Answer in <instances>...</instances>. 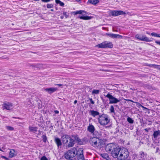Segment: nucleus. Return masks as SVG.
Segmentation results:
<instances>
[{
  "instance_id": "obj_23",
  "label": "nucleus",
  "mask_w": 160,
  "mask_h": 160,
  "mask_svg": "<svg viewBox=\"0 0 160 160\" xmlns=\"http://www.w3.org/2000/svg\"><path fill=\"white\" fill-rule=\"evenodd\" d=\"M15 151L14 150L11 149L10 150L9 154V157L10 158H12L14 156Z\"/></svg>"
},
{
  "instance_id": "obj_7",
  "label": "nucleus",
  "mask_w": 160,
  "mask_h": 160,
  "mask_svg": "<svg viewBox=\"0 0 160 160\" xmlns=\"http://www.w3.org/2000/svg\"><path fill=\"white\" fill-rule=\"evenodd\" d=\"M135 37L138 39L142 41L150 42L152 41V40L144 35L137 34L136 35Z\"/></svg>"
},
{
  "instance_id": "obj_11",
  "label": "nucleus",
  "mask_w": 160,
  "mask_h": 160,
  "mask_svg": "<svg viewBox=\"0 0 160 160\" xmlns=\"http://www.w3.org/2000/svg\"><path fill=\"white\" fill-rule=\"evenodd\" d=\"M12 106V104L11 103L9 102L5 103L2 105L3 109L9 110Z\"/></svg>"
},
{
  "instance_id": "obj_5",
  "label": "nucleus",
  "mask_w": 160,
  "mask_h": 160,
  "mask_svg": "<svg viewBox=\"0 0 160 160\" xmlns=\"http://www.w3.org/2000/svg\"><path fill=\"white\" fill-rule=\"evenodd\" d=\"M77 149L75 148H73L68 150L65 154V157L67 159L72 158L76 156L77 154L76 152Z\"/></svg>"
},
{
  "instance_id": "obj_58",
  "label": "nucleus",
  "mask_w": 160,
  "mask_h": 160,
  "mask_svg": "<svg viewBox=\"0 0 160 160\" xmlns=\"http://www.w3.org/2000/svg\"><path fill=\"white\" fill-rule=\"evenodd\" d=\"M0 151H2V150L0 148Z\"/></svg>"
},
{
  "instance_id": "obj_19",
  "label": "nucleus",
  "mask_w": 160,
  "mask_h": 160,
  "mask_svg": "<svg viewBox=\"0 0 160 160\" xmlns=\"http://www.w3.org/2000/svg\"><path fill=\"white\" fill-rule=\"evenodd\" d=\"M153 136L154 138H156L160 135V130L155 131L154 132Z\"/></svg>"
},
{
  "instance_id": "obj_28",
  "label": "nucleus",
  "mask_w": 160,
  "mask_h": 160,
  "mask_svg": "<svg viewBox=\"0 0 160 160\" xmlns=\"http://www.w3.org/2000/svg\"><path fill=\"white\" fill-rule=\"evenodd\" d=\"M115 34L113 33H106V35L109 36V37L112 38H115Z\"/></svg>"
},
{
  "instance_id": "obj_24",
  "label": "nucleus",
  "mask_w": 160,
  "mask_h": 160,
  "mask_svg": "<svg viewBox=\"0 0 160 160\" xmlns=\"http://www.w3.org/2000/svg\"><path fill=\"white\" fill-rule=\"evenodd\" d=\"M101 156L104 158L108 159L109 158L108 155L106 153H102L101 154Z\"/></svg>"
},
{
  "instance_id": "obj_27",
  "label": "nucleus",
  "mask_w": 160,
  "mask_h": 160,
  "mask_svg": "<svg viewBox=\"0 0 160 160\" xmlns=\"http://www.w3.org/2000/svg\"><path fill=\"white\" fill-rule=\"evenodd\" d=\"M77 157L78 160H84V158L83 154L78 156Z\"/></svg>"
},
{
  "instance_id": "obj_3",
  "label": "nucleus",
  "mask_w": 160,
  "mask_h": 160,
  "mask_svg": "<svg viewBox=\"0 0 160 160\" xmlns=\"http://www.w3.org/2000/svg\"><path fill=\"white\" fill-rule=\"evenodd\" d=\"M98 120L100 124L103 126L107 125L110 121L108 116L106 114H102L99 115Z\"/></svg>"
},
{
  "instance_id": "obj_14",
  "label": "nucleus",
  "mask_w": 160,
  "mask_h": 160,
  "mask_svg": "<svg viewBox=\"0 0 160 160\" xmlns=\"http://www.w3.org/2000/svg\"><path fill=\"white\" fill-rule=\"evenodd\" d=\"M87 130L89 132L93 133L94 131L95 128L93 125H89L88 127Z\"/></svg>"
},
{
  "instance_id": "obj_53",
  "label": "nucleus",
  "mask_w": 160,
  "mask_h": 160,
  "mask_svg": "<svg viewBox=\"0 0 160 160\" xmlns=\"http://www.w3.org/2000/svg\"><path fill=\"white\" fill-rule=\"evenodd\" d=\"M141 107H142V108H144V109H147V108H146V107H144L143 106H142H142H141Z\"/></svg>"
},
{
  "instance_id": "obj_8",
  "label": "nucleus",
  "mask_w": 160,
  "mask_h": 160,
  "mask_svg": "<svg viewBox=\"0 0 160 160\" xmlns=\"http://www.w3.org/2000/svg\"><path fill=\"white\" fill-rule=\"evenodd\" d=\"M116 147L113 144L110 143L106 146L105 149L107 152L111 153L112 151Z\"/></svg>"
},
{
  "instance_id": "obj_1",
  "label": "nucleus",
  "mask_w": 160,
  "mask_h": 160,
  "mask_svg": "<svg viewBox=\"0 0 160 160\" xmlns=\"http://www.w3.org/2000/svg\"><path fill=\"white\" fill-rule=\"evenodd\" d=\"M90 138V142L91 144L94 147H100L105 143L104 139L99 138L97 136Z\"/></svg>"
},
{
  "instance_id": "obj_12",
  "label": "nucleus",
  "mask_w": 160,
  "mask_h": 160,
  "mask_svg": "<svg viewBox=\"0 0 160 160\" xmlns=\"http://www.w3.org/2000/svg\"><path fill=\"white\" fill-rule=\"evenodd\" d=\"M57 90V88H47L44 89L45 91L50 94L55 92Z\"/></svg>"
},
{
  "instance_id": "obj_6",
  "label": "nucleus",
  "mask_w": 160,
  "mask_h": 160,
  "mask_svg": "<svg viewBox=\"0 0 160 160\" xmlns=\"http://www.w3.org/2000/svg\"><path fill=\"white\" fill-rule=\"evenodd\" d=\"M105 97L108 98L109 101V104H116L120 102V100L114 97L109 93H108L105 96Z\"/></svg>"
},
{
  "instance_id": "obj_10",
  "label": "nucleus",
  "mask_w": 160,
  "mask_h": 160,
  "mask_svg": "<svg viewBox=\"0 0 160 160\" xmlns=\"http://www.w3.org/2000/svg\"><path fill=\"white\" fill-rule=\"evenodd\" d=\"M111 14L112 16H118L119 15L125 14L126 13L122 11L113 10L111 12Z\"/></svg>"
},
{
  "instance_id": "obj_52",
  "label": "nucleus",
  "mask_w": 160,
  "mask_h": 160,
  "mask_svg": "<svg viewBox=\"0 0 160 160\" xmlns=\"http://www.w3.org/2000/svg\"><path fill=\"white\" fill-rule=\"evenodd\" d=\"M77 102V100H75L74 101V104H76Z\"/></svg>"
},
{
  "instance_id": "obj_45",
  "label": "nucleus",
  "mask_w": 160,
  "mask_h": 160,
  "mask_svg": "<svg viewBox=\"0 0 160 160\" xmlns=\"http://www.w3.org/2000/svg\"><path fill=\"white\" fill-rule=\"evenodd\" d=\"M155 42L156 44L160 45V41H156Z\"/></svg>"
},
{
  "instance_id": "obj_51",
  "label": "nucleus",
  "mask_w": 160,
  "mask_h": 160,
  "mask_svg": "<svg viewBox=\"0 0 160 160\" xmlns=\"http://www.w3.org/2000/svg\"><path fill=\"white\" fill-rule=\"evenodd\" d=\"M127 101H130L131 102H134L133 101H132V100H130V99H127V100H126Z\"/></svg>"
},
{
  "instance_id": "obj_18",
  "label": "nucleus",
  "mask_w": 160,
  "mask_h": 160,
  "mask_svg": "<svg viewBox=\"0 0 160 160\" xmlns=\"http://www.w3.org/2000/svg\"><path fill=\"white\" fill-rule=\"evenodd\" d=\"M38 128L36 127L30 126L29 127V130L30 132H35L37 131Z\"/></svg>"
},
{
  "instance_id": "obj_34",
  "label": "nucleus",
  "mask_w": 160,
  "mask_h": 160,
  "mask_svg": "<svg viewBox=\"0 0 160 160\" xmlns=\"http://www.w3.org/2000/svg\"><path fill=\"white\" fill-rule=\"evenodd\" d=\"M99 90H93L92 92V94H98L99 93Z\"/></svg>"
},
{
  "instance_id": "obj_9",
  "label": "nucleus",
  "mask_w": 160,
  "mask_h": 160,
  "mask_svg": "<svg viewBox=\"0 0 160 160\" xmlns=\"http://www.w3.org/2000/svg\"><path fill=\"white\" fill-rule=\"evenodd\" d=\"M121 148H117V147L115 148L111 152V155L114 158H118Z\"/></svg>"
},
{
  "instance_id": "obj_39",
  "label": "nucleus",
  "mask_w": 160,
  "mask_h": 160,
  "mask_svg": "<svg viewBox=\"0 0 160 160\" xmlns=\"http://www.w3.org/2000/svg\"><path fill=\"white\" fill-rule=\"evenodd\" d=\"M40 160H48V159L45 156H42L40 159Z\"/></svg>"
},
{
  "instance_id": "obj_37",
  "label": "nucleus",
  "mask_w": 160,
  "mask_h": 160,
  "mask_svg": "<svg viewBox=\"0 0 160 160\" xmlns=\"http://www.w3.org/2000/svg\"><path fill=\"white\" fill-rule=\"evenodd\" d=\"M53 6V5L52 4H48L47 5V7L48 8H52Z\"/></svg>"
},
{
  "instance_id": "obj_55",
  "label": "nucleus",
  "mask_w": 160,
  "mask_h": 160,
  "mask_svg": "<svg viewBox=\"0 0 160 160\" xmlns=\"http://www.w3.org/2000/svg\"><path fill=\"white\" fill-rule=\"evenodd\" d=\"M60 18L61 19H62L63 18V16H61L60 17Z\"/></svg>"
},
{
  "instance_id": "obj_48",
  "label": "nucleus",
  "mask_w": 160,
  "mask_h": 160,
  "mask_svg": "<svg viewBox=\"0 0 160 160\" xmlns=\"http://www.w3.org/2000/svg\"><path fill=\"white\" fill-rule=\"evenodd\" d=\"M54 112L56 114H58L59 113V111L58 110L55 111Z\"/></svg>"
},
{
  "instance_id": "obj_26",
  "label": "nucleus",
  "mask_w": 160,
  "mask_h": 160,
  "mask_svg": "<svg viewBox=\"0 0 160 160\" xmlns=\"http://www.w3.org/2000/svg\"><path fill=\"white\" fill-rule=\"evenodd\" d=\"M55 2L57 4H59V5L62 7L64 6V3L59 0H56Z\"/></svg>"
},
{
  "instance_id": "obj_22",
  "label": "nucleus",
  "mask_w": 160,
  "mask_h": 160,
  "mask_svg": "<svg viewBox=\"0 0 160 160\" xmlns=\"http://www.w3.org/2000/svg\"><path fill=\"white\" fill-rule=\"evenodd\" d=\"M78 18H79L80 19L85 20H89L92 18L91 17H89L87 16H79L78 17Z\"/></svg>"
},
{
  "instance_id": "obj_42",
  "label": "nucleus",
  "mask_w": 160,
  "mask_h": 160,
  "mask_svg": "<svg viewBox=\"0 0 160 160\" xmlns=\"http://www.w3.org/2000/svg\"><path fill=\"white\" fill-rule=\"evenodd\" d=\"M156 65L155 64H149L148 66L150 67H153L154 68L155 67V66Z\"/></svg>"
},
{
  "instance_id": "obj_41",
  "label": "nucleus",
  "mask_w": 160,
  "mask_h": 160,
  "mask_svg": "<svg viewBox=\"0 0 160 160\" xmlns=\"http://www.w3.org/2000/svg\"><path fill=\"white\" fill-rule=\"evenodd\" d=\"M154 68H156L158 70H160V65H156Z\"/></svg>"
},
{
  "instance_id": "obj_40",
  "label": "nucleus",
  "mask_w": 160,
  "mask_h": 160,
  "mask_svg": "<svg viewBox=\"0 0 160 160\" xmlns=\"http://www.w3.org/2000/svg\"><path fill=\"white\" fill-rule=\"evenodd\" d=\"M115 35H116V36H115L116 37L115 38H122V36L121 35H119V34H116Z\"/></svg>"
},
{
  "instance_id": "obj_33",
  "label": "nucleus",
  "mask_w": 160,
  "mask_h": 160,
  "mask_svg": "<svg viewBox=\"0 0 160 160\" xmlns=\"http://www.w3.org/2000/svg\"><path fill=\"white\" fill-rule=\"evenodd\" d=\"M36 66L37 68H38L39 69H40L43 68V65L41 64H38L36 65Z\"/></svg>"
},
{
  "instance_id": "obj_38",
  "label": "nucleus",
  "mask_w": 160,
  "mask_h": 160,
  "mask_svg": "<svg viewBox=\"0 0 160 160\" xmlns=\"http://www.w3.org/2000/svg\"><path fill=\"white\" fill-rule=\"evenodd\" d=\"M63 15L65 16L66 18H67L68 17L69 14L67 12H63Z\"/></svg>"
},
{
  "instance_id": "obj_29",
  "label": "nucleus",
  "mask_w": 160,
  "mask_h": 160,
  "mask_svg": "<svg viewBox=\"0 0 160 160\" xmlns=\"http://www.w3.org/2000/svg\"><path fill=\"white\" fill-rule=\"evenodd\" d=\"M146 155L143 152H140V157L142 159H144L146 158Z\"/></svg>"
},
{
  "instance_id": "obj_57",
  "label": "nucleus",
  "mask_w": 160,
  "mask_h": 160,
  "mask_svg": "<svg viewBox=\"0 0 160 160\" xmlns=\"http://www.w3.org/2000/svg\"><path fill=\"white\" fill-rule=\"evenodd\" d=\"M51 11H53V9H52L51 10Z\"/></svg>"
},
{
  "instance_id": "obj_25",
  "label": "nucleus",
  "mask_w": 160,
  "mask_h": 160,
  "mask_svg": "<svg viewBox=\"0 0 160 160\" xmlns=\"http://www.w3.org/2000/svg\"><path fill=\"white\" fill-rule=\"evenodd\" d=\"M85 12L83 10H79L77 11L74 12L72 13L74 15H77L78 14H81L83 12Z\"/></svg>"
},
{
  "instance_id": "obj_2",
  "label": "nucleus",
  "mask_w": 160,
  "mask_h": 160,
  "mask_svg": "<svg viewBox=\"0 0 160 160\" xmlns=\"http://www.w3.org/2000/svg\"><path fill=\"white\" fill-rule=\"evenodd\" d=\"M62 142L64 146L68 148L72 147L75 144V140L69 136L64 135L62 137Z\"/></svg>"
},
{
  "instance_id": "obj_20",
  "label": "nucleus",
  "mask_w": 160,
  "mask_h": 160,
  "mask_svg": "<svg viewBox=\"0 0 160 160\" xmlns=\"http://www.w3.org/2000/svg\"><path fill=\"white\" fill-rule=\"evenodd\" d=\"M96 47L100 48H105V42H103L100 44L97 45L96 46Z\"/></svg>"
},
{
  "instance_id": "obj_4",
  "label": "nucleus",
  "mask_w": 160,
  "mask_h": 160,
  "mask_svg": "<svg viewBox=\"0 0 160 160\" xmlns=\"http://www.w3.org/2000/svg\"><path fill=\"white\" fill-rule=\"evenodd\" d=\"M129 155V152L126 148L121 149L117 159L118 160L127 159Z\"/></svg>"
},
{
  "instance_id": "obj_13",
  "label": "nucleus",
  "mask_w": 160,
  "mask_h": 160,
  "mask_svg": "<svg viewBox=\"0 0 160 160\" xmlns=\"http://www.w3.org/2000/svg\"><path fill=\"white\" fill-rule=\"evenodd\" d=\"M105 48H112L113 47V45L111 42H108L105 41Z\"/></svg>"
},
{
  "instance_id": "obj_30",
  "label": "nucleus",
  "mask_w": 160,
  "mask_h": 160,
  "mask_svg": "<svg viewBox=\"0 0 160 160\" xmlns=\"http://www.w3.org/2000/svg\"><path fill=\"white\" fill-rule=\"evenodd\" d=\"M151 35L152 36L160 38V35L154 32L151 33Z\"/></svg>"
},
{
  "instance_id": "obj_44",
  "label": "nucleus",
  "mask_w": 160,
  "mask_h": 160,
  "mask_svg": "<svg viewBox=\"0 0 160 160\" xmlns=\"http://www.w3.org/2000/svg\"><path fill=\"white\" fill-rule=\"evenodd\" d=\"M41 1L43 2H49L50 0H41Z\"/></svg>"
},
{
  "instance_id": "obj_16",
  "label": "nucleus",
  "mask_w": 160,
  "mask_h": 160,
  "mask_svg": "<svg viewBox=\"0 0 160 160\" xmlns=\"http://www.w3.org/2000/svg\"><path fill=\"white\" fill-rule=\"evenodd\" d=\"M55 142L56 143L58 148L62 145V143L60 139L58 138H55Z\"/></svg>"
},
{
  "instance_id": "obj_17",
  "label": "nucleus",
  "mask_w": 160,
  "mask_h": 160,
  "mask_svg": "<svg viewBox=\"0 0 160 160\" xmlns=\"http://www.w3.org/2000/svg\"><path fill=\"white\" fill-rule=\"evenodd\" d=\"M90 112L91 115L93 117L99 115V112L94 110H90Z\"/></svg>"
},
{
  "instance_id": "obj_15",
  "label": "nucleus",
  "mask_w": 160,
  "mask_h": 160,
  "mask_svg": "<svg viewBox=\"0 0 160 160\" xmlns=\"http://www.w3.org/2000/svg\"><path fill=\"white\" fill-rule=\"evenodd\" d=\"M99 2L98 0H88V1L87 3L91 4L93 5H95L97 4Z\"/></svg>"
},
{
  "instance_id": "obj_36",
  "label": "nucleus",
  "mask_w": 160,
  "mask_h": 160,
  "mask_svg": "<svg viewBox=\"0 0 160 160\" xmlns=\"http://www.w3.org/2000/svg\"><path fill=\"white\" fill-rule=\"evenodd\" d=\"M42 138L43 139V141L44 142H46L47 140V138L46 136L44 135H42Z\"/></svg>"
},
{
  "instance_id": "obj_31",
  "label": "nucleus",
  "mask_w": 160,
  "mask_h": 160,
  "mask_svg": "<svg viewBox=\"0 0 160 160\" xmlns=\"http://www.w3.org/2000/svg\"><path fill=\"white\" fill-rule=\"evenodd\" d=\"M127 120V121L130 123H133V120L130 117H128Z\"/></svg>"
},
{
  "instance_id": "obj_32",
  "label": "nucleus",
  "mask_w": 160,
  "mask_h": 160,
  "mask_svg": "<svg viewBox=\"0 0 160 160\" xmlns=\"http://www.w3.org/2000/svg\"><path fill=\"white\" fill-rule=\"evenodd\" d=\"M110 110L111 113H115L114 108L113 106L111 105L110 106Z\"/></svg>"
},
{
  "instance_id": "obj_50",
  "label": "nucleus",
  "mask_w": 160,
  "mask_h": 160,
  "mask_svg": "<svg viewBox=\"0 0 160 160\" xmlns=\"http://www.w3.org/2000/svg\"><path fill=\"white\" fill-rule=\"evenodd\" d=\"M55 85L60 87L62 86V84H56Z\"/></svg>"
},
{
  "instance_id": "obj_21",
  "label": "nucleus",
  "mask_w": 160,
  "mask_h": 160,
  "mask_svg": "<svg viewBox=\"0 0 160 160\" xmlns=\"http://www.w3.org/2000/svg\"><path fill=\"white\" fill-rule=\"evenodd\" d=\"M76 153L77 154L76 155H77V156L83 154V150L82 149V148H79L78 150H77Z\"/></svg>"
},
{
  "instance_id": "obj_43",
  "label": "nucleus",
  "mask_w": 160,
  "mask_h": 160,
  "mask_svg": "<svg viewBox=\"0 0 160 160\" xmlns=\"http://www.w3.org/2000/svg\"><path fill=\"white\" fill-rule=\"evenodd\" d=\"M90 101L91 103L92 104H94V102L93 101L92 98L90 99Z\"/></svg>"
},
{
  "instance_id": "obj_47",
  "label": "nucleus",
  "mask_w": 160,
  "mask_h": 160,
  "mask_svg": "<svg viewBox=\"0 0 160 160\" xmlns=\"http://www.w3.org/2000/svg\"><path fill=\"white\" fill-rule=\"evenodd\" d=\"M74 138L75 140H77V141H78V137H77V136H75L74 137Z\"/></svg>"
},
{
  "instance_id": "obj_46",
  "label": "nucleus",
  "mask_w": 160,
  "mask_h": 160,
  "mask_svg": "<svg viewBox=\"0 0 160 160\" xmlns=\"http://www.w3.org/2000/svg\"><path fill=\"white\" fill-rule=\"evenodd\" d=\"M135 103L137 104V105H138V106L141 107V106H142V105L140 103H139L138 102H135Z\"/></svg>"
},
{
  "instance_id": "obj_54",
  "label": "nucleus",
  "mask_w": 160,
  "mask_h": 160,
  "mask_svg": "<svg viewBox=\"0 0 160 160\" xmlns=\"http://www.w3.org/2000/svg\"><path fill=\"white\" fill-rule=\"evenodd\" d=\"M144 130L145 131H146L147 132H148V130L147 128H145L144 129Z\"/></svg>"
},
{
  "instance_id": "obj_56",
  "label": "nucleus",
  "mask_w": 160,
  "mask_h": 160,
  "mask_svg": "<svg viewBox=\"0 0 160 160\" xmlns=\"http://www.w3.org/2000/svg\"><path fill=\"white\" fill-rule=\"evenodd\" d=\"M146 33L148 35H150V33L149 32H147Z\"/></svg>"
},
{
  "instance_id": "obj_49",
  "label": "nucleus",
  "mask_w": 160,
  "mask_h": 160,
  "mask_svg": "<svg viewBox=\"0 0 160 160\" xmlns=\"http://www.w3.org/2000/svg\"><path fill=\"white\" fill-rule=\"evenodd\" d=\"M2 158H3L4 159H7L8 158H6L4 156H1Z\"/></svg>"
},
{
  "instance_id": "obj_35",
  "label": "nucleus",
  "mask_w": 160,
  "mask_h": 160,
  "mask_svg": "<svg viewBox=\"0 0 160 160\" xmlns=\"http://www.w3.org/2000/svg\"><path fill=\"white\" fill-rule=\"evenodd\" d=\"M6 129L8 130L12 131L14 130V128L12 127L9 126H6Z\"/></svg>"
}]
</instances>
